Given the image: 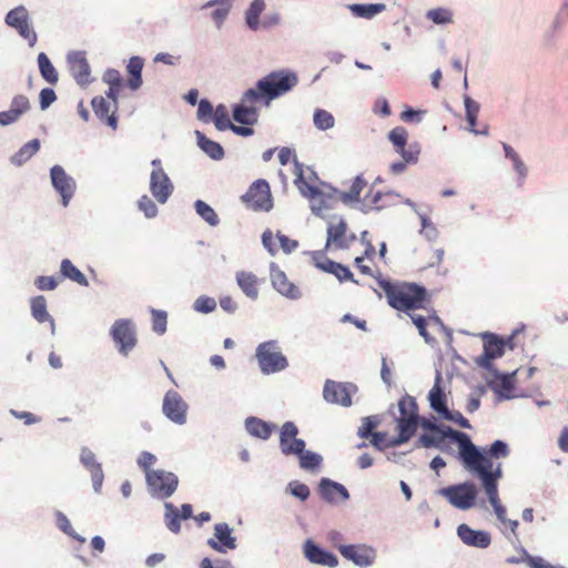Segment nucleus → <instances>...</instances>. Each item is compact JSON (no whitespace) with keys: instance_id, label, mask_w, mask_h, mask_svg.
Returning a JSON list of instances; mask_svg holds the SVG:
<instances>
[{"instance_id":"nucleus-1","label":"nucleus","mask_w":568,"mask_h":568,"mask_svg":"<svg viewBox=\"0 0 568 568\" xmlns=\"http://www.w3.org/2000/svg\"><path fill=\"white\" fill-rule=\"evenodd\" d=\"M450 439L458 444V457L466 470L471 473L488 457L481 454L473 444L469 436L463 432L455 430L450 427L439 428L437 432L422 434L417 440V446L430 448L436 447L446 450V439Z\"/></svg>"},{"instance_id":"nucleus-2","label":"nucleus","mask_w":568,"mask_h":568,"mask_svg":"<svg viewBox=\"0 0 568 568\" xmlns=\"http://www.w3.org/2000/svg\"><path fill=\"white\" fill-rule=\"evenodd\" d=\"M298 83L295 72L278 70L268 73L257 81L255 88L248 89L243 97V103H256L264 100L268 104L272 100L291 91Z\"/></svg>"},{"instance_id":"nucleus-3","label":"nucleus","mask_w":568,"mask_h":568,"mask_svg":"<svg viewBox=\"0 0 568 568\" xmlns=\"http://www.w3.org/2000/svg\"><path fill=\"white\" fill-rule=\"evenodd\" d=\"M379 286L384 291L388 304L400 312L410 313L424 308L428 300L426 288L415 283L379 281Z\"/></svg>"},{"instance_id":"nucleus-4","label":"nucleus","mask_w":568,"mask_h":568,"mask_svg":"<svg viewBox=\"0 0 568 568\" xmlns=\"http://www.w3.org/2000/svg\"><path fill=\"white\" fill-rule=\"evenodd\" d=\"M316 179L317 176L314 171H310V176L306 179L303 166L297 165L294 183L302 195L310 200L312 212L316 215H322L324 211L332 209L335 201L339 199L337 191L334 190L333 193H325L313 185L312 181Z\"/></svg>"},{"instance_id":"nucleus-5","label":"nucleus","mask_w":568,"mask_h":568,"mask_svg":"<svg viewBox=\"0 0 568 568\" xmlns=\"http://www.w3.org/2000/svg\"><path fill=\"white\" fill-rule=\"evenodd\" d=\"M471 474L476 475L483 484L485 493L491 504L497 518L501 523H506V509L501 506L499 495H498V479L501 478V465L490 462L489 458L485 459L478 467H476Z\"/></svg>"},{"instance_id":"nucleus-6","label":"nucleus","mask_w":568,"mask_h":568,"mask_svg":"<svg viewBox=\"0 0 568 568\" xmlns=\"http://www.w3.org/2000/svg\"><path fill=\"white\" fill-rule=\"evenodd\" d=\"M388 140L392 142L395 151L402 155L404 162H395L390 165L394 174L405 171L407 163H416L420 153L417 143L407 145L408 132L404 126H396L388 133Z\"/></svg>"},{"instance_id":"nucleus-7","label":"nucleus","mask_w":568,"mask_h":568,"mask_svg":"<svg viewBox=\"0 0 568 568\" xmlns=\"http://www.w3.org/2000/svg\"><path fill=\"white\" fill-rule=\"evenodd\" d=\"M255 357L261 372L265 375L282 372L288 366V361L276 341L261 343L256 347Z\"/></svg>"},{"instance_id":"nucleus-8","label":"nucleus","mask_w":568,"mask_h":568,"mask_svg":"<svg viewBox=\"0 0 568 568\" xmlns=\"http://www.w3.org/2000/svg\"><path fill=\"white\" fill-rule=\"evenodd\" d=\"M146 484L152 496L165 499L175 493L179 478L174 473L156 469L148 471Z\"/></svg>"},{"instance_id":"nucleus-9","label":"nucleus","mask_w":568,"mask_h":568,"mask_svg":"<svg viewBox=\"0 0 568 568\" xmlns=\"http://www.w3.org/2000/svg\"><path fill=\"white\" fill-rule=\"evenodd\" d=\"M110 334L118 351L124 356H128L136 345V331L131 320H116L111 327Z\"/></svg>"},{"instance_id":"nucleus-10","label":"nucleus","mask_w":568,"mask_h":568,"mask_svg":"<svg viewBox=\"0 0 568 568\" xmlns=\"http://www.w3.org/2000/svg\"><path fill=\"white\" fill-rule=\"evenodd\" d=\"M151 165L153 170L150 175V191L159 203L164 204L172 195L174 185L163 170L160 159L152 160Z\"/></svg>"},{"instance_id":"nucleus-11","label":"nucleus","mask_w":568,"mask_h":568,"mask_svg":"<svg viewBox=\"0 0 568 568\" xmlns=\"http://www.w3.org/2000/svg\"><path fill=\"white\" fill-rule=\"evenodd\" d=\"M242 201L253 211H270L273 203L268 183L265 180L255 181L242 195Z\"/></svg>"},{"instance_id":"nucleus-12","label":"nucleus","mask_w":568,"mask_h":568,"mask_svg":"<svg viewBox=\"0 0 568 568\" xmlns=\"http://www.w3.org/2000/svg\"><path fill=\"white\" fill-rule=\"evenodd\" d=\"M440 494L456 508L469 509L475 505L477 490L473 483H463L443 488Z\"/></svg>"},{"instance_id":"nucleus-13","label":"nucleus","mask_w":568,"mask_h":568,"mask_svg":"<svg viewBox=\"0 0 568 568\" xmlns=\"http://www.w3.org/2000/svg\"><path fill=\"white\" fill-rule=\"evenodd\" d=\"M356 240V235L348 232L347 223L344 220L331 222L327 226L326 250H346Z\"/></svg>"},{"instance_id":"nucleus-14","label":"nucleus","mask_w":568,"mask_h":568,"mask_svg":"<svg viewBox=\"0 0 568 568\" xmlns=\"http://www.w3.org/2000/svg\"><path fill=\"white\" fill-rule=\"evenodd\" d=\"M162 408L164 415L173 423L182 425L186 422L187 404L178 392H166Z\"/></svg>"},{"instance_id":"nucleus-15","label":"nucleus","mask_w":568,"mask_h":568,"mask_svg":"<svg viewBox=\"0 0 568 568\" xmlns=\"http://www.w3.org/2000/svg\"><path fill=\"white\" fill-rule=\"evenodd\" d=\"M297 434L298 429L294 423L286 422L283 424L280 435V447L284 455L302 453V450L305 448L304 440L298 439L296 437Z\"/></svg>"},{"instance_id":"nucleus-16","label":"nucleus","mask_w":568,"mask_h":568,"mask_svg":"<svg viewBox=\"0 0 568 568\" xmlns=\"http://www.w3.org/2000/svg\"><path fill=\"white\" fill-rule=\"evenodd\" d=\"M51 180L54 189L62 197V204L67 206L74 194L75 182L69 176L62 166L54 165L51 171Z\"/></svg>"},{"instance_id":"nucleus-17","label":"nucleus","mask_w":568,"mask_h":568,"mask_svg":"<svg viewBox=\"0 0 568 568\" xmlns=\"http://www.w3.org/2000/svg\"><path fill=\"white\" fill-rule=\"evenodd\" d=\"M338 550L343 557L353 561L359 567L371 566L376 557L375 550L364 545L341 546Z\"/></svg>"},{"instance_id":"nucleus-18","label":"nucleus","mask_w":568,"mask_h":568,"mask_svg":"<svg viewBox=\"0 0 568 568\" xmlns=\"http://www.w3.org/2000/svg\"><path fill=\"white\" fill-rule=\"evenodd\" d=\"M68 63L70 72L78 84L87 85L91 82L90 65L83 52L77 51L70 53L68 55Z\"/></svg>"},{"instance_id":"nucleus-19","label":"nucleus","mask_w":568,"mask_h":568,"mask_svg":"<svg viewBox=\"0 0 568 568\" xmlns=\"http://www.w3.org/2000/svg\"><path fill=\"white\" fill-rule=\"evenodd\" d=\"M207 545L219 552H225L236 547V539L232 536L230 526L221 523L215 525L214 537L207 540Z\"/></svg>"},{"instance_id":"nucleus-20","label":"nucleus","mask_w":568,"mask_h":568,"mask_svg":"<svg viewBox=\"0 0 568 568\" xmlns=\"http://www.w3.org/2000/svg\"><path fill=\"white\" fill-rule=\"evenodd\" d=\"M323 396L326 402L337 404L344 407L352 405V397L346 384L334 381H326L323 389Z\"/></svg>"},{"instance_id":"nucleus-21","label":"nucleus","mask_w":568,"mask_h":568,"mask_svg":"<svg viewBox=\"0 0 568 568\" xmlns=\"http://www.w3.org/2000/svg\"><path fill=\"white\" fill-rule=\"evenodd\" d=\"M31 109L30 100L27 95L17 94L13 97L10 109L0 112V124L9 125L17 122L23 114Z\"/></svg>"},{"instance_id":"nucleus-22","label":"nucleus","mask_w":568,"mask_h":568,"mask_svg":"<svg viewBox=\"0 0 568 568\" xmlns=\"http://www.w3.org/2000/svg\"><path fill=\"white\" fill-rule=\"evenodd\" d=\"M271 282L280 294L288 298H297L301 295L298 287L290 282L286 274L274 264L271 267Z\"/></svg>"},{"instance_id":"nucleus-23","label":"nucleus","mask_w":568,"mask_h":568,"mask_svg":"<svg viewBox=\"0 0 568 568\" xmlns=\"http://www.w3.org/2000/svg\"><path fill=\"white\" fill-rule=\"evenodd\" d=\"M304 554L305 557L313 564L327 566V567H336L338 564L337 557L329 551H326L320 548L312 540H307L304 545Z\"/></svg>"},{"instance_id":"nucleus-24","label":"nucleus","mask_w":568,"mask_h":568,"mask_svg":"<svg viewBox=\"0 0 568 568\" xmlns=\"http://www.w3.org/2000/svg\"><path fill=\"white\" fill-rule=\"evenodd\" d=\"M458 537L468 546L487 548L490 545V535L483 530H474L468 525L462 524L457 528Z\"/></svg>"},{"instance_id":"nucleus-25","label":"nucleus","mask_w":568,"mask_h":568,"mask_svg":"<svg viewBox=\"0 0 568 568\" xmlns=\"http://www.w3.org/2000/svg\"><path fill=\"white\" fill-rule=\"evenodd\" d=\"M396 423L398 436L389 442V446H399L407 443L417 430L419 416L398 417Z\"/></svg>"},{"instance_id":"nucleus-26","label":"nucleus","mask_w":568,"mask_h":568,"mask_svg":"<svg viewBox=\"0 0 568 568\" xmlns=\"http://www.w3.org/2000/svg\"><path fill=\"white\" fill-rule=\"evenodd\" d=\"M92 108L95 115L105 122L113 130L118 126V119L115 116L116 109L113 108L112 100L106 101L104 97H95L92 99Z\"/></svg>"},{"instance_id":"nucleus-27","label":"nucleus","mask_w":568,"mask_h":568,"mask_svg":"<svg viewBox=\"0 0 568 568\" xmlns=\"http://www.w3.org/2000/svg\"><path fill=\"white\" fill-rule=\"evenodd\" d=\"M316 266L326 273L333 274L339 282L351 281L358 284L351 270L341 263L324 258L323 261H316Z\"/></svg>"},{"instance_id":"nucleus-28","label":"nucleus","mask_w":568,"mask_h":568,"mask_svg":"<svg viewBox=\"0 0 568 568\" xmlns=\"http://www.w3.org/2000/svg\"><path fill=\"white\" fill-rule=\"evenodd\" d=\"M103 81L109 85L105 92L108 99L112 100L114 109H118V97L123 87V79L118 70L109 69L103 74Z\"/></svg>"},{"instance_id":"nucleus-29","label":"nucleus","mask_w":568,"mask_h":568,"mask_svg":"<svg viewBox=\"0 0 568 568\" xmlns=\"http://www.w3.org/2000/svg\"><path fill=\"white\" fill-rule=\"evenodd\" d=\"M320 493L327 501L346 500L349 497L347 489L343 485L326 478L321 480Z\"/></svg>"},{"instance_id":"nucleus-30","label":"nucleus","mask_w":568,"mask_h":568,"mask_svg":"<svg viewBox=\"0 0 568 568\" xmlns=\"http://www.w3.org/2000/svg\"><path fill=\"white\" fill-rule=\"evenodd\" d=\"M236 282L243 293L252 298L256 300L258 296V278L252 272L241 271L236 273Z\"/></svg>"},{"instance_id":"nucleus-31","label":"nucleus","mask_w":568,"mask_h":568,"mask_svg":"<svg viewBox=\"0 0 568 568\" xmlns=\"http://www.w3.org/2000/svg\"><path fill=\"white\" fill-rule=\"evenodd\" d=\"M246 430L254 437L267 439L272 435L273 426L261 418L248 417L245 420Z\"/></svg>"},{"instance_id":"nucleus-32","label":"nucleus","mask_w":568,"mask_h":568,"mask_svg":"<svg viewBox=\"0 0 568 568\" xmlns=\"http://www.w3.org/2000/svg\"><path fill=\"white\" fill-rule=\"evenodd\" d=\"M393 195L390 193L374 192L371 190L364 197V206L368 210H382L389 205Z\"/></svg>"},{"instance_id":"nucleus-33","label":"nucleus","mask_w":568,"mask_h":568,"mask_svg":"<svg viewBox=\"0 0 568 568\" xmlns=\"http://www.w3.org/2000/svg\"><path fill=\"white\" fill-rule=\"evenodd\" d=\"M40 149L39 139H33L23 144L17 153L11 158V162L16 165H22L29 161Z\"/></svg>"},{"instance_id":"nucleus-34","label":"nucleus","mask_w":568,"mask_h":568,"mask_svg":"<svg viewBox=\"0 0 568 568\" xmlns=\"http://www.w3.org/2000/svg\"><path fill=\"white\" fill-rule=\"evenodd\" d=\"M60 272L64 278H69L72 282L82 286L89 285L85 275L78 267H75L69 258L62 260Z\"/></svg>"},{"instance_id":"nucleus-35","label":"nucleus","mask_w":568,"mask_h":568,"mask_svg":"<svg viewBox=\"0 0 568 568\" xmlns=\"http://www.w3.org/2000/svg\"><path fill=\"white\" fill-rule=\"evenodd\" d=\"M199 146L213 160H221L224 156L223 148L215 141L210 140L200 131H196Z\"/></svg>"},{"instance_id":"nucleus-36","label":"nucleus","mask_w":568,"mask_h":568,"mask_svg":"<svg viewBox=\"0 0 568 568\" xmlns=\"http://www.w3.org/2000/svg\"><path fill=\"white\" fill-rule=\"evenodd\" d=\"M465 109H466V119L468 122V129L475 134H487L488 128L485 126L484 130L476 129L477 115L479 112V104L474 101L471 98H465Z\"/></svg>"},{"instance_id":"nucleus-37","label":"nucleus","mask_w":568,"mask_h":568,"mask_svg":"<svg viewBox=\"0 0 568 568\" xmlns=\"http://www.w3.org/2000/svg\"><path fill=\"white\" fill-rule=\"evenodd\" d=\"M366 185L367 182L362 176H356L348 191L338 193V199L346 204L358 202L359 195Z\"/></svg>"},{"instance_id":"nucleus-38","label":"nucleus","mask_w":568,"mask_h":568,"mask_svg":"<svg viewBox=\"0 0 568 568\" xmlns=\"http://www.w3.org/2000/svg\"><path fill=\"white\" fill-rule=\"evenodd\" d=\"M126 69L130 74V79L128 82L129 87L132 90L139 89L142 84L141 72L143 69V59H141L140 57H132L128 63Z\"/></svg>"},{"instance_id":"nucleus-39","label":"nucleus","mask_w":568,"mask_h":568,"mask_svg":"<svg viewBox=\"0 0 568 568\" xmlns=\"http://www.w3.org/2000/svg\"><path fill=\"white\" fill-rule=\"evenodd\" d=\"M257 110L255 106H246L244 104L235 106L233 118L236 122L244 125H253L257 122Z\"/></svg>"},{"instance_id":"nucleus-40","label":"nucleus","mask_w":568,"mask_h":568,"mask_svg":"<svg viewBox=\"0 0 568 568\" xmlns=\"http://www.w3.org/2000/svg\"><path fill=\"white\" fill-rule=\"evenodd\" d=\"M38 64L41 77L50 84H55L59 80L58 72L50 59L44 52L39 53Z\"/></svg>"},{"instance_id":"nucleus-41","label":"nucleus","mask_w":568,"mask_h":568,"mask_svg":"<svg viewBox=\"0 0 568 568\" xmlns=\"http://www.w3.org/2000/svg\"><path fill=\"white\" fill-rule=\"evenodd\" d=\"M440 376H437L436 383L429 392V402L432 408L440 416L448 409L446 406L445 394L439 386Z\"/></svg>"},{"instance_id":"nucleus-42","label":"nucleus","mask_w":568,"mask_h":568,"mask_svg":"<svg viewBox=\"0 0 568 568\" xmlns=\"http://www.w3.org/2000/svg\"><path fill=\"white\" fill-rule=\"evenodd\" d=\"M31 314L34 317V320L39 323L44 322H53L51 315L48 313L47 310V300L44 296L39 295L33 298H31Z\"/></svg>"},{"instance_id":"nucleus-43","label":"nucleus","mask_w":568,"mask_h":568,"mask_svg":"<svg viewBox=\"0 0 568 568\" xmlns=\"http://www.w3.org/2000/svg\"><path fill=\"white\" fill-rule=\"evenodd\" d=\"M6 22L17 31L20 30L24 24L29 23V14L27 9L22 6L12 9L8 12Z\"/></svg>"},{"instance_id":"nucleus-44","label":"nucleus","mask_w":568,"mask_h":568,"mask_svg":"<svg viewBox=\"0 0 568 568\" xmlns=\"http://www.w3.org/2000/svg\"><path fill=\"white\" fill-rule=\"evenodd\" d=\"M164 508H165L164 520H165L166 527L169 528L170 531H172L174 534L180 532L181 517L179 514V509L172 503H165Z\"/></svg>"},{"instance_id":"nucleus-45","label":"nucleus","mask_w":568,"mask_h":568,"mask_svg":"<svg viewBox=\"0 0 568 568\" xmlns=\"http://www.w3.org/2000/svg\"><path fill=\"white\" fill-rule=\"evenodd\" d=\"M265 9V2L264 0H253L248 10L246 11V23L247 26L256 30L258 28L260 21V14Z\"/></svg>"},{"instance_id":"nucleus-46","label":"nucleus","mask_w":568,"mask_h":568,"mask_svg":"<svg viewBox=\"0 0 568 568\" xmlns=\"http://www.w3.org/2000/svg\"><path fill=\"white\" fill-rule=\"evenodd\" d=\"M385 9V4H353L351 7L352 12L361 18L371 19L377 13L382 12Z\"/></svg>"},{"instance_id":"nucleus-47","label":"nucleus","mask_w":568,"mask_h":568,"mask_svg":"<svg viewBox=\"0 0 568 568\" xmlns=\"http://www.w3.org/2000/svg\"><path fill=\"white\" fill-rule=\"evenodd\" d=\"M210 4L214 7L212 11V19L220 27L230 13L232 6L229 0H216Z\"/></svg>"},{"instance_id":"nucleus-48","label":"nucleus","mask_w":568,"mask_h":568,"mask_svg":"<svg viewBox=\"0 0 568 568\" xmlns=\"http://www.w3.org/2000/svg\"><path fill=\"white\" fill-rule=\"evenodd\" d=\"M504 346L505 344L503 341L498 339L497 337H493L485 343L484 357L487 361H490L501 356L504 353Z\"/></svg>"},{"instance_id":"nucleus-49","label":"nucleus","mask_w":568,"mask_h":568,"mask_svg":"<svg viewBox=\"0 0 568 568\" xmlns=\"http://www.w3.org/2000/svg\"><path fill=\"white\" fill-rule=\"evenodd\" d=\"M399 417L419 416L416 399L413 396L405 395L398 402Z\"/></svg>"},{"instance_id":"nucleus-50","label":"nucleus","mask_w":568,"mask_h":568,"mask_svg":"<svg viewBox=\"0 0 568 568\" xmlns=\"http://www.w3.org/2000/svg\"><path fill=\"white\" fill-rule=\"evenodd\" d=\"M196 213L206 221L210 225L215 226L219 223V217L215 211L205 202L197 200L195 202Z\"/></svg>"},{"instance_id":"nucleus-51","label":"nucleus","mask_w":568,"mask_h":568,"mask_svg":"<svg viewBox=\"0 0 568 568\" xmlns=\"http://www.w3.org/2000/svg\"><path fill=\"white\" fill-rule=\"evenodd\" d=\"M300 457V465L304 469H316L320 467L322 463V457L313 452H305V448L302 450V453H297Z\"/></svg>"},{"instance_id":"nucleus-52","label":"nucleus","mask_w":568,"mask_h":568,"mask_svg":"<svg viewBox=\"0 0 568 568\" xmlns=\"http://www.w3.org/2000/svg\"><path fill=\"white\" fill-rule=\"evenodd\" d=\"M481 454H485L490 462L493 463V458H505L509 455V449L506 443L501 440H495L488 449L479 450Z\"/></svg>"},{"instance_id":"nucleus-53","label":"nucleus","mask_w":568,"mask_h":568,"mask_svg":"<svg viewBox=\"0 0 568 568\" xmlns=\"http://www.w3.org/2000/svg\"><path fill=\"white\" fill-rule=\"evenodd\" d=\"M213 120L216 129L220 131L230 129V126L232 125V122L230 121L229 118V111L226 106L223 104L217 105L216 109L214 110Z\"/></svg>"},{"instance_id":"nucleus-54","label":"nucleus","mask_w":568,"mask_h":568,"mask_svg":"<svg viewBox=\"0 0 568 568\" xmlns=\"http://www.w3.org/2000/svg\"><path fill=\"white\" fill-rule=\"evenodd\" d=\"M334 116L326 110L318 109L314 113V124L320 130H327L334 126Z\"/></svg>"},{"instance_id":"nucleus-55","label":"nucleus","mask_w":568,"mask_h":568,"mask_svg":"<svg viewBox=\"0 0 568 568\" xmlns=\"http://www.w3.org/2000/svg\"><path fill=\"white\" fill-rule=\"evenodd\" d=\"M152 329L159 334L163 335L166 332L168 324V314L164 311L152 310Z\"/></svg>"},{"instance_id":"nucleus-56","label":"nucleus","mask_w":568,"mask_h":568,"mask_svg":"<svg viewBox=\"0 0 568 568\" xmlns=\"http://www.w3.org/2000/svg\"><path fill=\"white\" fill-rule=\"evenodd\" d=\"M427 18L436 24H446L453 21V14L448 9L437 8L427 12Z\"/></svg>"},{"instance_id":"nucleus-57","label":"nucleus","mask_w":568,"mask_h":568,"mask_svg":"<svg viewBox=\"0 0 568 568\" xmlns=\"http://www.w3.org/2000/svg\"><path fill=\"white\" fill-rule=\"evenodd\" d=\"M503 148H504L506 158L511 160L515 170L521 176L526 175V166H525L524 162L519 159V155L517 154V152L510 145H508L506 143H503Z\"/></svg>"},{"instance_id":"nucleus-58","label":"nucleus","mask_w":568,"mask_h":568,"mask_svg":"<svg viewBox=\"0 0 568 568\" xmlns=\"http://www.w3.org/2000/svg\"><path fill=\"white\" fill-rule=\"evenodd\" d=\"M215 307H216V301L213 297H209L205 295L200 296L194 302V310L200 313H204V314L211 313L215 310Z\"/></svg>"},{"instance_id":"nucleus-59","label":"nucleus","mask_w":568,"mask_h":568,"mask_svg":"<svg viewBox=\"0 0 568 568\" xmlns=\"http://www.w3.org/2000/svg\"><path fill=\"white\" fill-rule=\"evenodd\" d=\"M378 425V422L375 419V417L373 416H369V417H365L363 419V423L362 425L359 426L358 428V436L361 438H368L372 436V434H374L375 432H373Z\"/></svg>"},{"instance_id":"nucleus-60","label":"nucleus","mask_w":568,"mask_h":568,"mask_svg":"<svg viewBox=\"0 0 568 568\" xmlns=\"http://www.w3.org/2000/svg\"><path fill=\"white\" fill-rule=\"evenodd\" d=\"M139 209L149 219L154 217L158 214V207L155 203L148 196L142 195L138 202Z\"/></svg>"},{"instance_id":"nucleus-61","label":"nucleus","mask_w":568,"mask_h":568,"mask_svg":"<svg viewBox=\"0 0 568 568\" xmlns=\"http://www.w3.org/2000/svg\"><path fill=\"white\" fill-rule=\"evenodd\" d=\"M34 284L40 291H53L58 286V280L54 276H38Z\"/></svg>"},{"instance_id":"nucleus-62","label":"nucleus","mask_w":568,"mask_h":568,"mask_svg":"<svg viewBox=\"0 0 568 568\" xmlns=\"http://www.w3.org/2000/svg\"><path fill=\"white\" fill-rule=\"evenodd\" d=\"M292 495L301 500H306L310 496V489L307 485L300 481H292L288 485Z\"/></svg>"},{"instance_id":"nucleus-63","label":"nucleus","mask_w":568,"mask_h":568,"mask_svg":"<svg viewBox=\"0 0 568 568\" xmlns=\"http://www.w3.org/2000/svg\"><path fill=\"white\" fill-rule=\"evenodd\" d=\"M156 462V457L149 453V452H142L138 458V465L144 470L145 477L148 476V471H153L151 469V466L154 465Z\"/></svg>"},{"instance_id":"nucleus-64","label":"nucleus","mask_w":568,"mask_h":568,"mask_svg":"<svg viewBox=\"0 0 568 568\" xmlns=\"http://www.w3.org/2000/svg\"><path fill=\"white\" fill-rule=\"evenodd\" d=\"M39 98L41 110H45L57 100V94L52 89L45 88L40 91Z\"/></svg>"}]
</instances>
